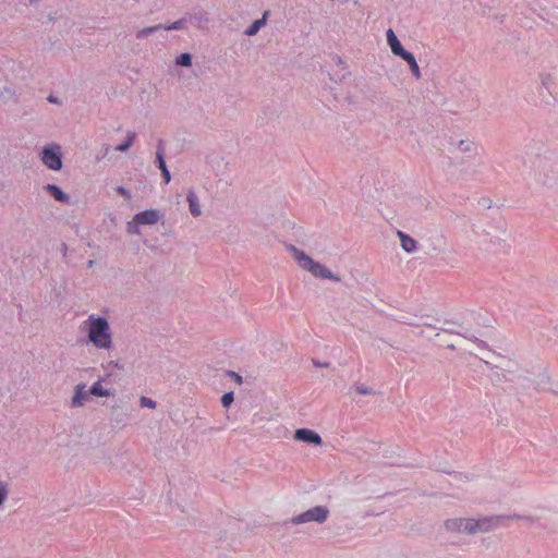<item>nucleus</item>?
Returning a JSON list of instances; mask_svg holds the SVG:
<instances>
[{"mask_svg":"<svg viewBox=\"0 0 558 558\" xmlns=\"http://www.w3.org/2000/svg\"><path fill=\"white\" fill-rule=\"evenodd\" d=\"M355 390L359 395H371L373 393V389L365 385H357Z\"/></svg>","mask_w":558,"mask_h":558,"instance_id":"obj_29","label":"nucleus"},{"mask_svg":"<svg viewBox=\"0 0 558 558\" xmlns=\"http://www.w3.org/2000/svg\"><path fill=\"white\" fill-rule=\"evenodd\" d=\"M490 363H486L487 365H492L495 368L501 371L502 375L506 377L507 374L511 375L519 371V363L514 360L506 359L500 355H495L494 353H489L486 349L482 353Z\"/></svg>","mask_w":558,"mask_h":558,"instance_id":"obj_7","label":"nucleus"},{"mask_svg":"<svg viewBox=\"0 0 558 558\" xmlns=\"http://www.w3.org/2000/svg\"><path fill=\"white\" fill-rule=\"evenodd\" d=\"M555 393H557V395H558V391H555Z\"/></svg>","mask_w":558,"mask_h":558,"instance_id":"obj_35","label":"nucleus"},{"mask_svg":"<svg viewBox=\"0 0 558 558\" xmlns=\"http://www.w3.org/2000/svg\"><path fill=\"white\" fill-rule=\"evenodd\" d=\"M175 63L178 65L185 66V68L191 66L192 65V56L187 52L182 53L177 58Z\"/></svg>","mask_w":558,"mask_h":558,"instance_id":"obj_24","label":"nucleus"},{"mask_svg":"<svg viewBox=\"0 0 558 558\" xmlns=\"http://www.w3.org/2000/svg\"><path fill=\"white\" fill-rule=\"evenodd\" d=\"M421 246L424 248L427 254H439L442 253L446 248L447 241L441 230L439 229H429L426 230L422 238Z\"/></svg>","mask_w":558,"mask_h":558,"instance_id":"obj_5","label":"nucleus"},{"mask_svg":"<svg viewBox=\"0 0 558 558\" xmlns=\"http://www.w3.org/2000/svg\"><path fill=\"white\" fill-rule=\"evenodd\" d=\"M189 209L193 217L197 218L203 214L202 205L194 190H190L186 194Z\"/></svg>","mask_w":558,"mask_h":558,"instance_id":"obj_15","label":"nucleus"},{"mask_svg":"<svg viewBox=\"0 0 558 558\" xmlns=\"http://www.w3.org/2000/svg\"><path fill=\"white\" fill-rule=\"evenodd\" d=\"M329 517V510L325 506H315L291 519L293 524H304L308 522L324 523Z\"/></svg>","mask_w":558,"mask_h":558,"instance_id":"obj_6","label":"nucleus"},{"mask_svg":"<svg viewBox=\"0 0 558 558\" xmlns=\"http://www.w3.org/2000/svg\"><path fill=\"white\" fill-rule=\"evenodd\" d=\"M49 101L53 102L54 101V98H52L51 96L48 98Z\"/></svg>","mask_w":558,"mask_h":558,"instance_id":"obj_34","label":"nucleus"},{"mask_svg":"<svg viewBox=\"0 0 558 558\" xmlns=\"http://www.w3.org/2000/svg\"><path fill=\"white\" fill-rule=\"evenodd\" d=\"M386 38H387V43L391 49V52L395 54V56H398V57H402L404 56L408 51L402 47L400 40L398 39L396 33L393 32V29L389 28L387 32H386Z\"/></svg>","mask_w":558,"mask_h":558,"instance_id":"obj_14","label":"nucleus"},{"mask_svg":"<svg viewBox=\"0 0 558 558\" xmlns=\"http://www.w3.org/2000/svg\"><path fill=\"white\" fill-rule=\"evenodd\" d=\"M418 326L422 327L420 335L434 345L456 351L461 355H474L484 363H490L482 355L486 350V342L461 324L438 319L430 322L428 317H422Z\"/></svg>","mask_w":558,"mask_h":558,"instance_id":"obj_1","label":"nucleus"},{"mask_svg":"<svg viewBox=\"0 0 558 558\" xmlns=\"http://www.w3.org/2000/svg\"><path fill=\"white\" fill-rule=\"evenodd\" d=\"M162 27H163V24H157V25L144 27V28H142V29L136 32V38H138V39L145 38L148 35L154 34V33L162 29Z\"/></svg>","mask_w":558,"mask_h":558,"instance_id":"obj_21","label":"nucleus"},{"mask_svg":"<svg viewBox=\"0 0 558 558\" xmlns=\"http://www.w3.org/2000/svg\"><path fill=\"white\" fill-rule=\"evenodd\" d=\"M161 218V215L156 209H148L135 215L134 221L138 225H155Z\"/></svg>","mask_w":558,"mask_h":558,"instance_id":"obj_11","label":"nucleus"},{"mask_svg":"<svg viewBox=\"0 0 558 558\" xmlns=\"http://www.w3.org/2000/svg\"><path fill=\"white\" fill-rule=\"evenodd\" d=\"M140 403H141V407H143V408H149V409L156 408V402L147 397H141Z\"/></svg>","mask_w":558,"mask_h":558,"instance_id":"obj_27","label":"nucleus"},{"mask_svg":"<svg viewBox=\"0 0 558 558\" xmlns=\"http://www.w3.org/2000/svg\"><path fill=\"white\" fill-rule=\"evenodd\" d=\"M88 341L98 350L109 351L113 347L111 328L108 319L92 314L84 322Z\"/></svg>","mask_w":558,"mask_h":558,"instance_id":"obj_2","label":"nucleus"},{"mask_svg":"<svg viewBox=\"0 0 558 558\" xmlns=\"http://www.w3.org/2000/svg\"><path fill=\"white\" fill-rule=\"evenodd\" d=\"M314 365H315V366H318V367H328V366H329V363H319V362H314Z\"/></svg>","mask_w":558,"mask_h":558,"instance_id":"obj_32","label":"nucleus"},{"mask_svg":"<svg viewBox=\"0 0 558 558\" xmlns=\"http://www.w3.org/2000/svg\"><path fill=\"white\" fill-rule=\"evenodd\" d=\"M112 412V420L116 424H125L128 414L120 408L119 405H114L111 409Z\"/></svg>","mask_w":558,"mask_h":558,"instance_id":"obj_20","label":"nucleus"},{"mask_svg":"<svg viewBox=\"0 0 558 558\" xmlns=\"http://www.w3.org/2000/svg\"><path fill=\"white\" fill-rule=\"evenodd\" d=\"M402 60H404L411 70V73L416 80H420L422 77L420 66L416 62V59L414 54L410 51H408L404 56L401 57Z\"/></svg>","mask_w":558,"mask_h":558,"instance_id":"obj_18","label":"nucleus"},{"mask_svg":"<svg viewBox=\"0 0 558 558\" xmlns=\"http://www.w3.org/2000/svg\"><path fill=\"white\" fill-rule=\"evenodd\" d=\"M477 145L474 141L465 138L460 140L457 143H451L449 153L452 158L466 157L469 159L474 158L477 155Z\"/></svg>","mask_w":558,"mask_h":558,"instance_id":"obj_8","label":"nucleus"},{"mask_svg":"<svg viewBox=\"0 0 558 558\" xmlns=\"http://www.w3.org/2000/svg\"><path fill=\"white\" fill-rule=\"evenodd\" d=\"M186 27V20L180 19L171 24H163L162 29L165 31H174V29H184Z\"/></svg>","mask_w":558,"mask_h":558,"instance_id":"obj_23","label":"nucleus"},{"mask_svg":"<svg viewBox=\"0 0 558 558\" xmlns=\"http://www.w3.org/2000/svg\"><path fill=\"white\" fill-rule=\"evenodd\" d=\"M45 190L51 195L56 201L61 203H69L70 197L65 194L58 185L56 184H47Z\"/></svg>","mask_w":558,"mask_h":558,"instance_id":"obj_17","label":"nucleus"},{"mask_svg":"<svg viewBox=\"0 0 558 558\" xmlns=\"http://www.w3.org/2000/svg\"><path fill=\"white\" fill-rule=\"evenodd\" d=\"M234 400L233 392H227L221 398L222 407L228 408Z\"/></svg>","mask_w":558,"mask_h":558,"instance_id":"obj_28","label":"nucleus"},{"mask_svg":"<svg viewBox=\"0 0 558 558\" xmlns=\"http://www.w3.org/2000/svg\"><path fill=\"white\" fill-rule=\"evenodd\" d=\"M268 11L264 12L263 17L254 21L244 32L246 36H254L266 24Z\"/></svg>","mask_w":558,"mask_h":558,"instance_id":"obj_19","label":"nucleus"},{"mask_svg":"<svg viewBox=\"0 0 558 558\" xmlns=\"http://www.w3.org/2000/svg\"><path fill=\"white\" fill-rule=\"evenodd\" d=\"M93 265H94V260H92V259L88 260L87 266L90 268V267H93Z\"/></svg>","mask_w":558,"mask_h":558,"instance_id":"obj_33","label":"nucleus"},{"mask_svg":"<svg viewBox=\"0 0 558 558\" xmlns=\"http://www.w3.org/2000/svg\"><path fill=\"white\" fill-rule=\"evenodd\" d=\"M397 236L400 240L401 248L405 253L413 254V253H415L417 251V248H418L417 241L415 239H413L412 236H410L408 233H405V232H403L401 230H398L397 231Z\"/></svg>","mask_w":558,"mask_h":558,"instance_id":"obj_12","label":"nucleus"},{"mask_svg":"<svg viewBox=\"0 0 558 558\" xmlns=\"http://www.w3.org/2000/svg\"><path fill=\"white\" fill-rule=\"evenodd\" d=\"M542 85L550 92V87L554 84L553 76L550 74H542L541 75Z\"/></svg>","mask_w":558,"mask_h":558,"instance_id":"obj_26","label":"nucleus"},{"mask_svg":"<svg viewBox=\"0 0 558 558\" xmlns=\"http://www.w3.org/2000/svg\"><path fill=\"white\" fill-rule=\"evenodd\" d=\"M156 163L158 168L161 170L162 178L165 179L166 183H169L171 180V174L167 168L166 161H165V155L163 149L161 145L158 146V149L156 151Z\"/></svg>","mask_w":558,"mask_h":558,"instance_id":"obj_16","label":"nucleus"},{"mask_svg":"<svg viewBox=\"0 0 558 558\" xmlns=\"http://www.w3.org/2000/svg\"><path fill=\"white\" fill-rule=\"evenodd\" d=\"M134 140H135V133H129L126 141L124 143L118 145L116 147V150H118V151H126L131 147V145L133 144Z\"/></svg>","mask_w":558,"mask_h":558,"instance_id":"obj_25","label":"nucleus"},{"mask_svg":"<svg viewBox=\"0 0 558 558\" xmlns=\"http://www.w3.org/2000/svg\"><path fill=\"white\" fill-rule=\"evenodd\" d=\"M89 393L97 397H108L110 396V392L105 389L100 381H96L89 389Z\"/></svg>","mask_w":558,"mask_h":558,"instance_id":"obj_22","label":"nucleus"},{"mask_svg":"<svg viewBox=\"0 0 558 558\" xmlns=\"http://www.w3.org/2000/svg\"><path fill=\"white\" fill-rule=\"evenodd\" d=\"M85 384H78L75 386L74 395L71 400L72 408L83 407L89 399V391H86Z\"/></svg>","mask_w":558,"mask_h":558,"instance_id":"obj_13","label":"nucleus"},{"mask_svg":"<svg viewBox=\"0 0 558 558\" xmlns=\"http://www.w3.org/2000/svg\"><path fill=\"white\" fill-rule=\"evenodd\" d=\"M56 149L57 150H53L49 147L44 148L41 153V160L48 169L58 171L62 168V160L59 153L60 147L56 146Z\"/></svg>","mask_w":558,"mask_h":558,"instance_id":"obj_9","label":"nucleus"},{"mask_svg":"<svg viewBox=\"0 0 558 558\" xmlns=\"http://www.w3.org/2000/svg\"><path fill=\"white\" fill-rule=\"evenodd\" d=\"M508 519L505 515L483 518L480 520L469 518H456L445 522L446 529L451 532L476 534L487 532L497 526L501 521Z\"/></svg>","mask_w":558,"mask_h":558,"instance_id":"obj_3","label":"nucleus"},{"mask_svg":"<svg viewBox=\"0 0 558 558\" xmlns=\"http://www.w3.org/2000/svg\"><path fill=\"white\" fill-rule=\"evenodd\" d=\"M287 248L291 253L298 266L310 272L314 278L328 279L336 282L341 281V277L339 275L333 274L327 266L314 260L302 250H299L294 245H289Z\"/></svg>","mask_w":558,"mask_h":558,"instance_id":"obj_4","label":"nucleus"},{"mask_svg":"<svg viewBox=\"0 0 558 558\" xmlns=\"http://www.w3.org/2000/svg\"><path fill=\"white\" fill-rule=\"evenodd\" d=\"M116 191L123 197L130 199L131 198V193L123 186H118L116 189Z\"/></svg>","mask_w":558,"mask_h":558,"instance_id":"obj_30","label":"nucleus"},{"mask_svg":"<svg viewBox=\"0 0 558 558\" xmlns=\"http://www.w3.org/2000/svg\"><path fill=\"white\" fill-rule=\"evenodd\" d=\"M294 439L303 442H307L315 446H320L323 439L320 435L312 429L299 428L294 433Z\"/></svg>","mask_w":558,"mask_h":558,"instance_id":"obj_10","label":"nucleus"},{"mask_svg":"<svg viewBox=\"0 0 558 558\" xmlns=\"http://www.w3.org/2000/svg\"><path fill=\"white\" fill-rule=\"evenodd\" d=\"M228 375L233 377L238 384H242V377L239 374H236L232 371H229Z\"/></svg>","mask_w":558,"mask_h":558,"instance_id":"obj_31","label":"nucleus"}]
</instances>
